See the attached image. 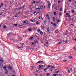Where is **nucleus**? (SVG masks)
<instances>
[{
    "instance_id": "nucleus-63",
    "label": "nucleus",
    "mask_w": 76,
    "mask_h": 76,
    "mask_svg": "<svg viewBox=\"0 0 76 76\" xmlns=\"http://www.w3.org/2000/svg\"><path fill=\"white\" fill-rule=\"evenodd\" d=\"M34 13H37V12H34Z\"/></svg>"
},
{
    "instance_id": "nucleus-4",
    "label": "nucleus",
    "mask_w": 76,
    "mask_h": 76,
    "mask_svg": "<svg viewBox=\"0 0 76 76\" xmlns=\"http://www.w3.org/2000/svg\"><path fill=\"white\" fill-rule=\"evenodd\" d=\"M3 67V64L0 62V67L1 68H2Z\"/></svg>"
},
{
    "instance_id": "nucleus-41",
    "label": "nucleus",
    "mask_w": 76,
    "mask_h": 76,
    "mask_svg": "<svg viewBox=\"0 0 76 76\" xmlns=\"http://www.w3.org/2000/svg\"><path fill=\"white\" fill-rule=\"evenodd\" d=\"M60 2H61V1H58V3H60Z\"/></svg>"
},
{
    "instance_id": "nucleus-57",
    "label": "nucleus",
    "mask_w": 76,
    "mask_h": 76,
    "mask_svg": "<svg viewBox=\"0 0 76 76\" xmlns=\"http://www.w3.org/2000/svg\"><path fill=\"white\" fill-rule=\"evenodd\" d=\"M52 69H54V67L53 66H52Z\"/></svg>"
},
{
    "instance_id": "nucleus-16",
    "label": "nucleus",
    "mask_w": 76,
    "mask_h": 76,
    "mask_svg": "<svg viewBox=\"0 0 76 76\" xmlns=\"http://www.w3.org/2000/svg\"><path fill=\"white\" fill-rule=\"evenodd\" d=\"M72 58V56H69L68 57V58H70V59Z\"/></svg>"
},
{
    "instance_id": "nucleus-36",
    "label": "nucleus",
    "mask_w": 76,
    "mask_h": 76,
    "mask_svg": "<svg viewBox=\"0 0 76 76\" xmlns=\"http://www.w3.org/2000/svg\"><path fill=\"white\" fill-rule=\"evenodd\" d=\"M0 61H1V62H3V60H1V59H0Z\"/></svg>"
},
{
    "instance_id": "nucleus-5",
    "label": "nucleus",
    "mask_w": 76,
    "mask_h": 76,
    "mask_svg": "<svg viewBox=\"0 0 76 76\" xmlns=\"http://www.w3.org/2000/svg\"><path fill=\"white\" fill-rule=\"evenodd\" d=\"M3 68L4 69V70H6V69H7V66H4L3 67Z\"/></svg>"
},
{
    "instance_id": "nucleus-9",
    "label": "nucleus",
    "mask_w": 76,
    "mask_h": 76,
    "mask_svg": "<svg viewBox=\"0 0 76 76\" xmlns=\"http://www.w3.org/2000/svg\"><path fill=\"white\" fill-rule=\"evenodd\" d=\"M40 31V34L41 35H42L43 34V32H42V31Z\"/></svg>"
},
{
    "instance_id": "nucleus-8",
    "label": "nucleus",
    "mask_w": 76,
    "mask_h": 76,
    "mask_svg": "<svg viewBox=\"0 0 76 76\" xmlns=\"http://www.w3.org/2000/svg\"><path fill=\"white\" fill-rule=\"evenodd\" d=\"M44 24L45 25H46V24H47V21H44Z\"/></svg>"
},
{
    "instance_id": "nucleus-3",
    "label": "nucleus",
    "mask_w": 76,
    "mask_h": 76,
    "mask_svg": "<svg viewBox=\"0 0 76 76\" xmlns=\"http://www.w3.org/2000/svg\"><path fill=\"white\" fill-rule=\"evenodd\" d=\"M5 74H7V73H8V71L7 69H6L5 70Z\"/></svg>"
},
{
    "instance_id": "nucleus-34",
    "label": "nucleus",
    "mask_w": 76,
    "mask_h": 76,
    "mask_svg": "<svg viewBox=\"0 0 76 76\" xmlns=\"http://www.w3.org/2000/svg\"><path fill=\"white\" fill-rule=\"evenodd\" d=\"M53 76H57V74H54L53 75Z\"/></svg>"
},
{
    "instance_id": "nucleus-32",
    "label": "nucleus",
    "mask_w": 76,
    "mask_h": 76,
    "mask_svg": "<svg viewBox=\"0 0 76 76\" xmlns=\"http://www.w3.org/2000/svg\"><path fill=\"white\" fill-rule=\"evenodd\" d=\"M19 14H20V12H18V13L17 14V15H18Z\"/></svg>"
},
{
    "instance_id": "nucleus-45",
    "label": "nucleus",
    "mask_w": 76,
    "mask_h": 76,
    "mask_svg": "<svg viewBox=\"0 0 76 76\" xmlns=\"http://www.w3.org/2000/svg\"><path fill=\"white\" fill-rule=\"evenodd\" d=\"M50 65H49L48 66V67H49H49H50Z\"/></svg>"
},
{
    "instance_id": "nucleus-1",
    "label": "nucleus",
    "mask_w": 76,
    "mask_h": 76,
    "mask_svg": "<svg viewBox=\"0 0 76 76\" xmlns=\"http://www.w3.org/2000/svg\"><path fill=\"white\" fill-rule=\"evenodd\" d=\"M23 23H26V24H27L28 25V24H29V22L27 20L25 21H23Z\"/></svg>"
},
{
    "instance_id": "nucleus-60",
    "label": "nucleus",
    "mask_w": 76,
    "mask_h": 76,
    "mask_svg": "<svg viewBox=\"0 0 76 76\" xmlns=\"http://www.w3.org/2000/svg\"><path fill=\"white\" fill-rule=\"evenodd\" d=\"M62 14L61 13H60V14L59 15V16H61Z\"/></svg>"
},
{
    "instance_id": "nucleus-52",
    "label": "nucleus",
    "mask_w": 76,
    "mask_h": 76,
    "mask_svg": "<svg viewBox=\"0 0 76 76\" xmlns=\"http://www.w3.org/2000/svg\"><path fill=\"white\" fill-rule=\"evenodd\" d=\"M48 20H50V18H48Z\"/></svg>"
},
{
    "instance_id": "nucleus-53",
    "label": "nucleus",
    "mask_w": 76,
    "mask_h": 76,
    "mask_svg": "<svg viewBox=\"0 0 76 76\" xmlns=\"http://www.w3.org/2000/svg\"><path fill=\"white\" fill-rule=\"evenodd\" d=\"M35 2L34 1L33 2V4H35Z\"/></svg>"
},
{
    "instance_id": "nucleus-27",
    "label": "nucleus",
    "mask_w": 76,
    "mask_h": 76,
    "mask_svg": "<svg viewBox=\"0 0 76 76\" xmlns=\"http://www.w3.org/2000/svg\"><path fill=\"white\" fill-rule=\"evenodd\" d=\"M13 25H14V26H16L18 25L17 24H13Z\"/></svg>"
},
{
    "instance_id": "nucleus-15",
    "label": "nucleus",
    "mask_w": 76,
    "mask_h": 76,
    "mask_svg": "<svg viewBox=\"0 0 76 76\" xmlns=\"http://www.w3.org/2000/svg\"><path fill=\"white\" fill-rule=\"evenodd\" d=\"M4 29H6V28H7V27L6 26H4Z\"/></svg>"
},
{
    "instance_id": "nucleus-59",
    "label": "nucleus",
    "mask_w": 76,
    "mask_h": 76,
    "mask_svg": "<svg viewBox=\"0 0 76 76\" xmlns=\"http://www.w3.org/2000/svg\"><path fill=\"white\" fill-rule=\"evenodd\" d=\"M37 73H39L40 72H39V71H38V72H37Z\"/></svg>"
},
{
    "instance_id": "nucleus-2",
    "label": "nucleus",
    "mask_w": 76,
    "mask_h": 76,
    "mask_svg": "<svg viewBox=\"0 0 76 76\" xmlns=\"http://www.w3.org/2000/svg\"><path fill=\"white\" fill-rule=\"evenodd\" d=\"M43 63V61H38V62H37V64H38V63Z\"/></svg>"
},
{
    "instance_id": "nucleus-24",
    "label": "nucleus",
    "mask_w": 76,
    "mask_h": 76,
    "mask_svg": "<svg viewBox=\"0 0 76 76\" xmlns=\"http://www.w3.org/2000/svg\"><path fill=\"white\" fill-rule=\"evenodd\" d=\"M54 15L56 16V15H57V13H56V12H54Z\"/></svg>"
},
{
    "instance_id": "nucleus-54",
    "label": "nucleus",
    "mask_w": 76,
    "mask_h": 76,
    "mask_svg": "<svg viewBox=\"0 0 76 76\" xmlns=\"http://www.w3.org/2000/svg\"><path fill=\"white\" fill-rule=\"evenodd\" d=\"M39 19H41V17H39Z\"/></svg>"
},
{
    "instance_id": "nucleus-11",
    "label": "nucleus",
    "mask_w": 76,
    "mask_h": 76,
    "mask_svg": "<svg viewBox=\"0 0 76 76\" xmlns=\"http://www.w3.org/2000/svg\"><path fill=\"white\" fill-rule=\"evenodd\" d=\"M36 10H40V8L38 7V8H36Z\"/></svg>"
},
{
    "instance_id": "nucleus-46",
    "label": "nucleus",
    "mask_w": 76,
    "mask_h": 76,
    "mask_svg": "<svg viewBox=\"0 0 76 76\" xmlns=\"http://www.w3.org/2000/svg\"><path fill=\"white\" fill-rule=\"evenodd\" d=\"M71 25H72V26H73V25H74V24H71Z\"/></svg>"
},
{
    "instance_id": "nucleus-10",
    "label": "nucleus",
    "mask_w": 76,
    "mask_h": 76,
    "mask_svg": "<svg viewBox=\"0 0 76 76\" xmlns=\"http://www.w3.org/2000/svg\"><path fill=\"white\" fill-rule=\"evenodd\" d=\"M49 30H50V28H49V27H48L47 29V31L48 32L49 31Z\"/></svg>"
},
{
    "instance_id": "nucleus-29",
    "label": "nucleus",
    "mask_w": 76,
    "mask_h": 76,
    "mask_svg": "<svg viewBox=\"0 0 76 76\" xmlns=\"http://www.w3.org/2000/svg\"><path fill=\"white\" fill-rule=\"evenodd\" d=\"M21 9V8L20 7H19L18 8V10H20Z\"/></svg>"
},
{
    "instance_id": "nucleus-49",
    "label": "nucleus",
    "mask_w": 76,
    "mask_h": 76,
    "mask_svg": "<svg viewBox=\"0 0 76 76\" xmlns=\"http://www.w3.org/2000/svg\"><path fill=\"white\" fill-rule=\"evenodd\" d=\"M10 40H11V41H12L13 40V38H11L10 39Z\"/></svg>"
},
{
    "instance_id": "nucleus-62",
    "label": "nucleus",
    "mask_w": 76,
    "mask_h": 76,
    "mask_svg": "<svg viewBox=\"0 0 76 76\" xmlns=\"http://www.w3.org/2000/svg\"><path fill=\"white\" fill-rule=\"evenodd\" d=\"M38 72V71L37 70L36 71V72Z\"/></svg>"
},
{
    "instance_id": "nucleus-20",
    "label": "nucleus",
    "mask_w": 76,
    "mask_h": 76,
    "mask_svg": "<svg viewBox=\"0 0 76 76\" xmlns=\"http://www.w3.org/2000/svg\"><path fill=\"white\" fill-rule=\"evenodd\" d=\"M61 42H58V43H57V44H58L59 45H60V44H61Z\"/></svg>"
},
{
    "instance_id": "nucleus-55",
    "label": "nucleus",
    "mask_w": 76,
    "mask_h": 76,
    "mask_svg": "<svg viewBox=\"0 0 76 76\" xmlns=\"http://www.w3.org/2000/svg\"><path fill=\"white\" fill-rule=\"evenodd\" d=\"M25 6H23V8H25Z\"/></svg>"
},
{
    "instance_id": "nucleus-44",
    "label": "nucleus",
    "mask_w": 76,
    "mask_h": 76,
    "mask_svg": "<svg viewBox=\"0 0 76 76\" xmlns=\"http://www.w3.org/2000/svg\"><path fill=\"white\" fill-rule=\"evenodd\" d=\"M48 17H49L48 15H46V18H48Z\"/></svg>"
},
{
    "instance_id": "nucleus-42",
    "label": "nucleus",
    "mask_w": 76,
    "mask_h": 76,
    "mask_svg": "<svg viewBox=\"0 0 76 76\" xmlns=\"http://www.w3.org/2000/svg\"><path fill=\"white\" fill-rule=\"evenodd\" d=\"M40 31H41L40 30H39L38 31V32H40Z\"/></svg>"
},
{
    "instance_id": "nucleus-19",
    "label": "nucleus",
    "mask_w": 76,
    "mask_h": 76,
    "mask_svg": "<svg viewBox=\"0 0 76 76\" xmlns=\"http://www.w3.org/2000/svg\"><path fill=\"white\" fill-rule=\"evenodd\" d=\"M33 37H31L30 38H29V39L31 40V39H32L33 38Z\"/></svg>"
},
{
    "instance_id": "nucleus-6",
    "label": "nucleus",
    "mask_w": 76,
    "mask_h": 76,
    "mask_svg": "<svg viewBox=\"0 0 76 76\" xmlns=\"http://www.w3.org/2000/svg\"><path fill=\"white\" fill-rule=\"evenodd\" d=\"M50 6H51V4H50V3L49 2V4H48V7L50 8Z\"/></svg>"
},
{
    "instance_id": "nucleus-25",
    "label": "nucleus",
    "mask_w": 76,
    "mask_h": 76,
    "mask_svg": "<svg viewBox=\"0 0 76 76\" xmlns=\"http://www.w3.org/2000/svg\"><path fill=\"white\" fill-rule=\"evenodd\" d=\"M64 42L65 43H67V42H68V41L67 40H66V41H65Z\"/></svg>"
},
{
    "instance_id": "nucleus-22",
    "label": "nucleus",
    "mask_w": 76,
    "mask_h": 76,
    "mask_svg": "<svg viewBox=\"0 0 76 76\" xmlns=\"http://www.w3.org/2000/svg\"><path fill=\"white\" fill-rule=\"evenodd\" d=\"M31 22H35V21H34L33 20H30Z\"/></svg>"
},
{
    "instance_id": "nucleus-18",
    "label": "nucleus",
    "mask_w": 76,
    "mask_h": 76,
    "mask_svg": "<svg viewBox=\"0 0 76 76\" xmlns=\"http://www.w3.org/2000/svg\"><path fill=\"white\" fill-rule=\"evenodd\" d=\"M60 11L61 12V11H63V9L62 8H60Z\"/></svg>"
},
{
    "instance_id": "nucleus-39",
    "label": "nucleus",
    "mask_w": 76,
    "mask_h": 76,
    "mask_svg": "<svg viewBox=\"0 0 76 76\" xmlns=\"http://www.w3.org/2000/svg\"><path fill=\"white\" fill-rule=\"evenodd\" d=\"M42 7H43L42 6H41L40 7V9H42Z\"/></svg>"
},
{
    "instance_id": "nucleus-50",
    "label": "nucleus",
    "mask_w": 76,
    "mask_h": 76,
    "mask_svg": "<svg viewBox=\"0 0 76 76\" xmlns=\"http://www.w3.org/2000/svg\"><path fill=\"white\" fill-rule=\"evenodd\" d=\"M66 13V11L65 10L64 12V13Z\"/></svg>"
},
{
    "instance_id": "nucleus-48",
    "label": "nucleus",
    "mask_w": 76,
    "mask_h": 76,
    "mask_svg": "<svg viewBox=\"0 0 76 76\" xmlns=\"http://www.w3.org/2000/svg\"><path fill=\"white\" fill-rule=\"evenodd\" d=\"M1 6H3V4L1 3Z\"/></svg>"
},
{
    "instance_id": "nucleus-40",
    "label": "nucleus",
    "mask_w": 76,
    "mask_h": 76,
    "mask_svg": "<svg viewBox=\"0 0 76 76\" xmlns=\"http://www.w3.org/2000/svg\"><path fill=\"white\" fill-rule=\"evenodd\" d=\"M56 73H59V71H57L56 72Z\"/></svg>"
},
{
    "instance_id": "nucleus-33",
    "label": "nucleus",
    "mask_w": 76,
    "mask_h": 76,
    "mask_svg": "<svg viewBox=\"0 0 76 76\" xmlns=\"http://www.w3.org/2000/svg\"><path fill=\"white\" fill-rule=\"evenodd\" d=\"M74 50L75 51H76V48H75V47H74Z\"/></svg>"
},
{
    "instance_id": "nucleus-35",
    "label": "nucleus",
    "mask_w": 76,
    "mask_h": 76,
    "mask_svg": "<svg viewBox=\"0 0 76 76\" xmlns=\"http://www.w3.org/2000/svg\"><path fill=\"white\" fill-rule=\"evenodd\" d=\"M36 24H37V25H38L39 24V23H38V22H36Z\"/></svg>"
},
{
    "instance_id": "nucleus-12",
    "label": "nucleus",
    "mask_w": 76,
    "mask_h": 76,
    "mask_svg": "<svg viewBox=\"0 0 76 76\" xmlns=\"http://www.w3.org/2000/svg\"><path fill=\"white\" fill-rule=\"evenodd\" d=\"M39 67L40 69H42V66L41 65H39Z\"/></svg>"
},
{
    "instance_id": "nucleus-30",
    "label": "nucleus",
    "mask_w": 76,
    "mask_h": 76,
    "mask_svg": "<svg viewBox=\"0 0 76 76\" xmlns=\"http://www.w3.org/2000/svg\"><path fill=\"white\" fill-rule=\"evenodd\" d=\"M74 12H75V10H72V12L73 13Z\"/></svg>"
},
{
    "instance_id": "nucleus-14",
    "label": "nucleus",
    "mask_w": 76,
    "mask_h": 76,
    "mask_svg": "<svg viewBox=\"0 0 76 76\" xmlns=\"http://www.w3.org/2000/svg\"><path fill=\"white\" fill-rule=\"evenodd\" d=\"M56 34H57V33H58V30H56Z\"/></svg>"
},
{
    "instance_id": "nucleus-47",
    "label": "nucleus",
    "mask_w": 76,
    "mask_h": 76,
    "mask_svg": "<svg viewBox=\"0 0 76 76\" xmlns=\"http://www.w3.org/2000/svg\"><path fill=\"white\" fill-rule=\"evenodd\" d=\"M31 68H32V69H34V66H31Z\"/></svg>"
},
{
    "instance_id": "nucleus-28",
    "label": "nucleus",
    "mask_w": 76,
    "mask_h": 76,
    "mask_svg": "<svg viewBox=\"0 0 76 76\" xmlns=\"http://www.w3.org/2000/svg\"><path fill=\"white\" fill-rule=\"evenodd\" d=\"M67 60H64L63 61V62H66Z\"/></svg>"
},
{
    "instance_id": "nucleus-31",
    "label": "nucleus",
    "mask_w": 76,
    "mask_h": 76,
    "mask_svg": "<svg viewBox=\"0 0 76 76\" xmlns=\"http://www.w3.org/2000/svg\"><path fill=\"white\" fill-rule=\"evenodd\" d=\"M47 69L45 68L44 69V71H47Z\"/></svg>"
},
{
    "instance_id": "nucleus-26",
    "label": "nucleus",
    "mask_w": 76,
    "mask_h": 76,
    "mask_svg": "<svg viewBox=\"0 0 76 76\" xmlns=\"http://www.w3.org/2000/svg\"><path fill=\"white\" fill-rule=\"evenodd\" d=\"M50 74L49 73H48L47 74V76H50Z\"/></svg>"
},
{
    "instance_id": "nucleus-51",
    "label": "nucleus",
    "mask_w": 76,
    "mask_h": 76,
    "mask_svg": "<svg viewBox=\"0 0 76 76\" xmlns=\"http://www.w3.org/2000/svg\"><path fill=\"white\" fill-rule=\"evenodd\" d=\"M46 43L47 44V45H48V42H46Z\"/></svg>"
},
{
    "instance_id": "nucleus-23",
    "label": "nucleus",
    "mask_w": 76,
    "mask_h": 76,
    "mask_svg": "<svg viewBox=\"0 0 76 76\" xmlns=\"http://www.w3.org/2000/svg\"><path fill=\"white\" fill-rule=\"evenodd\" d=\"M34 42L36 43H38V41L37 40H35L34 41Z\"/></svg>"
},
{
    "instance_id": "nucleus-37",
    "label": "nucleus",
    "mask_w": 76,
    "mask_h": 76,
    "mask_svg": "<svg viewBox=\"0 0 76 76\" xmlns=\"http://www.w3.org/2000/svg\"><path fill=\"white\" fill-rule=\"evenodd\" d=\"M53 25L54 26H56V24L55 23L53 24Z\"/></svg>"
},
{
    "instance_id": "nucleus-7",
    "label": "nucleus",
    "mask_w": 76,
    "mask_h": 76,
    "mask_svg": "<svg viewBox=\"0 0 76 76\" xmlns=\"http://www.w3.org/2000/svg\"><path fill=\"white\" fill-rule=\"evenodd\" d=\"M8 69L10 70H12V67H11L10 66H9L8 67Z\"/></svg>"
},
{
    "instance_id": "nucleus-43",
    "label": "nucleus",
    "mask_w": 76,
    "mask_h": 76,
    "mask_svg": "<svg viewBox=\"0 0 76 76\" xmlns=\"http://www.w3.org/2000/svg\"><path fill=\"white\" fill-rule=\"evenodd\" d=\"M66 15H67V16H68V15H69V13H66Z\"/></svg>"
},
{
    "instance_id": "nucleus-56",
    "label": "nucleus",
    "mask_w": 76,
    "mask_h": 76,
    "mask_svg": "<svg viewBox=\"0 0 76 76\" xmlns=\"http://www.w3.org/2000/svg\"><path fill=\"white\" fill-rule=\"evenodd\" d=\"M70 17H71V16H70V15H69V16H68V18H70Z\"/></svg>"
},
{
    "instance_id": "nucleus-13",
    "label": "nucleus",
    "mask_w": 76,
    "mask_h": 76,
    "mask_svg": "<svg viewBox=\"0 0 76 76\" xmlns=\"http://www.w3.org/2000/svg\"><path fill=\"white\" fill-rule=\"evenodd\" d=\"M53 21H55V20H56V17H54L53 18Z\"/></svg>"
},
{
    "instance_id": "nucleus-21",
    "label": "nucleus",
    "mask_w": 76,
    "mask_h": 76,
    "mask_svg": "<svg viewBox=\"0 0 76 76\" xmlns=\"http://www.w3.org/2000/svg\"><path fill=\"white\" fill-rule=\"evenodd\" d=\"M60 22V20H57V22L58 23V22Z\"/></svg>"
},
{
    "instance_id": "nucleus-58",
    "label": "nucleus",
    "mask_w": 76,
    "mask_h": 76,
    "mask_svg": "<svg viewBox=\"0 0 76 76\" xmlns=\"http://www.w3.org/2000/svg\"><path fill=\"white\" fill-rule=\"evenodd\" d=\"M42 67H44V65H42Z\"/></svg>"
},
{
    "instance_id": "nucleus-64",
    "label": "nucleus",
    "mask_w": 76,
    "mask_h": 76,
    "mask_svg": "<svg viewBox=\"0 0 76 76\" xmlns=\"http://www.w3.org/2000/svg\"><path fill=\"white\" fill-rule=\"evenodd\" d=\"M74 40H75V41H76V39H74Z\"/></svg>"
},
{
    "instance_id": "nucleus-38",
    "label": "nucleus",
    "mask_w": 76,
    "mask_h": 76,
    "mask_svg": "<svg viewBox=\"0 0 76 76\" xmlns=\"http://www.w3.org/2000/svg\"><path fill=\"white\" fill-rule=\"evenodd\" d=\"M68 73H70V70H68Z\"/></svg>"
},
{
    "instance_id": "nucleus-17",
    "label": "nucleus",
    "mask_w": 76,
    "mask_h": 76,
    "mask_svg": "<svg viewBox=\"0 0 76 76\" xmlns=\"http://www.w3.org/2000/svg\"><path fill=\"white\" fill-rule=\"evenodd\" d=\"M29 31H32V29L31 28H29L28 30Z\"/></svg>"
},
{
    "instance_id": "nucleus-61",
    "label": "nucleus",
    "mask_w": 76,
    "mask_h": 76,
    "mask_svg": "<svg viewBox=\"0 0 76 76\" xmlns=\"http://www.w3.org/2000/svg\"><path fill=\"white\" fill-rule=\"evenodd\" d=\"M51 24H53V22H51Z\"/></svg>"
}]
</instances>
